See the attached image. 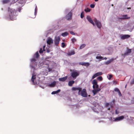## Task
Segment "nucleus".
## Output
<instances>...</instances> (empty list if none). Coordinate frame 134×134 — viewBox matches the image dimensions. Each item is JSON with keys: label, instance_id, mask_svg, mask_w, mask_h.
I'll return each instance as SVG.
<instances>
[{"label": "nucleus", "instance_id": "393cba45", "mask_svg": "<svg viewBox=\"0 0 134 134\" xmlns=\"http://www.w3.org/2000/svg\"><path fill=\"white\" fill-rule=\"evenodd\" d=\"M53 41L52 40L48 39L47 41V43L48 44H50L51 43H53Z\"/></svg>", "mask_w": 134, "mask_h": 134}, {"label": "nucleus", "instance_id": "a19ab883", "mask_svg": "<svg viewBox=\"0 0 134 134\" xmlns=\"http://www.w3.org/2000/svg\"><path fill=\"white\" fill-rule=\"evenodd\" d=\"M109 77L108 78V79L109 80H110L111 79V78L112 77V75H109Z\"/></svg>", "mask_w": 134, "mask_h": 134}, {"label": "nucleus", "instance_id": "9b49d317", "mask_svg": "<svg viewBox=\"0 0 134 134\" xmlns=\"http://www.w3.org/2000/svg\"><path fill=\"white\" fill-rule=\"evenodd\" d=\"M131 52V49H127L126 52L123 55L126 56L129 55Z\"/></svg>", "mask_w": 134, "mask_h": 134}, {"label": "nucleus", "instance_id": "f03ea898", "mask_svg": "<svg viewBox=\"0 0 134 134\" xmlns=\"http://www.w3.org/2000/svg\"><path fill=\"white\" fill-rule=\"evenodd\" d=\"M128 117V116L126 115L121 116L116 118H113L114 121L118 122L124 119H125Z\"/></svg>", "mask_w": 134, "mask_h": 134}, {"label": "nucleus", "instance_id": "0eeeda50", "mask_svg": "<svg viewBox=\"0 0 134 134\" xmlns=\"http://www.w3.org/2000/svg\"><path fill=\"white\" fill-rule=\"evenodd\" d=\"M81 95L83 97H86L87 96V94L86 92V90L84 89L81 91Z\"/></svg>", "mask_w": 134, "mask_h": 134}, {"label": "nucleus", "instance_id": "5fc2aeb1", "mask_svg": "<svg viewBox=\"0 0 134 134\" xmlns=\"http://www.w3.org/2000/svg\"><path fill=\"white\" fill-rule=\"evenodd\" d=\"M59 92L60 91V90H59Z\"/></svg>", "mask_w": 134, "mask_h": 134}, {"label": "nucleus", "instance_id": "2eb2a0df", "mask_svg": "<svg viewBox=\"0 0 134 134\" xmlns=\"http://www.w3.org/2000/svg\"><path fill=\"white\" fill-rule=\"evenodd\" d=\"M72 90L75 91V90H78L79 91V94L80 92L81 91V88H76V87H73L72 88Z\"/></svg>", "mask_w": 134, "mask_h": 134}, {"label": "nucleus", "instance_id": "de8ad7c7", "mask_svg": "<svg viewBox=\"0 0 134 134\" xmlns=\"http://www.w3.org/2000/svg\"><path fill=\"white\" fill-rule=\"evenodd\" d=\"M103 60H104V59L106 60V59H107V58H106V57H105L104 58H103Z\"/></svg>", "mask_w": 134, "mask_h": 134}, {"label": "nucleus", "instance_id": "473e14b6", "mask_svg": "<svg viewBox=\"0 0 134 134\" xmlns=\"http://www.w3.org/2000/svg\"><path fill=\"white\" fill-rule=\"evenodd\" d=\"M86 12H90V9L88 8L85 9L84 10Z\"/></svg>", "mask_w": 134, "mask_h": 134}, {"label": "nucleus", "instance_id": "a18cd8bd", "mask_svg": "<svg viewBox=\"0 0 134 134\" xmlns=\"http://www.w3.org/2000/svg\"><path fill=\"white\" fill-rule=\"evenodd\" d=\"M93 88L94 89H95V86L94 85H93Z\"/></svg>", "mask_w": 134, "mask_h": 134}, {"label": "nucleus", "instance_id": "4d7b16f0", "mask_svg": "<svg viewBox=\"0 0 134 134\" xmlns=\"http://www.w3.org/2000/svg\"><path fill=\"white\" fill-rule=\"evenodd\" d=\"M59 41L60 40V38H59Z\"/></svg>", "mask_w": 134, "mask_h": 134}, {"label": "nucleus", "instance_id": "8fccbe9b", "mask_svg": "<svg viewBox=\"0 0 134 134\" xmlns=\"http://www.w3.org/2000/svg\"><path fill=\"white\" fill-rule=\"evenodd\" d=\"M134 29V25H133V27H132V29Z\"/></svg>", "mask_w": 134, "mask_h": 134}, {"label": "nucleus", "instance_id": "dca6fc26", "mask_svg": "<svg viewBox=\"0 0 134 134\" xmlns=\"http://www.w3.org/2000/svg\"><path fill=\"white\" fill-rule=\"evenodd\" d=\"M56 85V82L54 81L51 83L48 86L50 87H53L55 86Z\"/></svg>", "mask_w": 134, "mask_h": 134}, {"label": "nucleus", "instance_id": "e433bc0d", "mask_svg": "<svg viewBox=\"0 0 134 134\" xmlns=\"http://www.w3.org/2000/svg\"><path fill=\"white\" fill-rule=\"evenodd\" d=\"M83 12L81 13L80 15V17L81 18H82L84 17V15L83 14Z\"/></svg>", "mask_w": 134, "mask_h": 134}, {"label": "nucleus", "instance_id": "4c0bfd02", "mask_svg": "<svg viewBox=\"0 0 134 134\" xmlns=\"http://www.w3.org/2000/svg\"><path fill=\"white\" fill-rule=\"evenodd\" d=\"M43 51L42 50V48H41L40 49V50L39 51V52L40 53H42L43 52Z\"/></svg>", "mask_w": 134, "mask_h": 134}, {"label": "nucleus", "instance_id": "bb28decb", "mask_svg": "<svg viewBox=\"0 0 134 134\" xmlns=\"http://www.w3.org/2000/svg\"><path fill=\"white\" fill-rule=\"evenodd\" d=\"M113 59H110V60H108L106 62V64H109V63H111V62H112L113 60Z\"/></svg>", "mask_w": 134, "mask_h": 134}, {"label": "nucleus", "instance_id": "49530a36", "mask_svg": "<svg viewBox=\"0 0 134 134\" xmlns=\"http://www.w3.org/2000/svg\"><path fill=\"white\" fill-rule=\"evenodd\" d=\"M131 83L132 84L134 83V80L132 81L131 82Z\"/></svg>", "mask_w": 134, "mask_h": 134}, {"label": "nucleus", "instance_id": "f704fd0d", "mask_svg": "<svg viewBox=\"0 0 134 134\" xmlns=\"http://www.w3.org/2000/svg\"><path fill=\"white\" fill-rule=\"evenodd\" d=\"M37 7L36 5V8H35V15H36V14L37 13Z\"/></svg>", "mask_w": 134, "mask_h": 134}, {"label": "nucleus", "instance_id": "6ab92c4d", "mask_svg": "<svg viewBox=\"0 0 134 134\" xmlns=\"http://www.w3.org/2000/svg\"><path fill=\"white\" fill-rule=\"evenodd\" d=\"M67 76H66L65 77L59 78V81H65L67 79Z\"/></svg>", "mask_w": 134, "mask_h": 134}, {"label": "nucleus", "instance_id": "f257e3e1", "mask_svg": "<svg viewBox=\"0 0 134 134\" xmlns=\"http://www.w3.org/2000/svg\"><path fill=\"white\" fill-rule=\"evenodd\" d=\"M8 11L9 14V16L10 19L12 20L15 19L17 15L16 14V12L14 9H12L9 8Z\"/></svg>", "mask_w": 134, "mask_h": 134}, {"label": "nucleus", "instance_id": "79ce46f5", "mask_svg": "<svg viewBox=\"0 0 134 134\" xmlns=\"http://www.w3.org/2000/svg\"><path fill=\"white\" fill-rule=\"evenodd\" d=\"M115 113L116 114H118L119 113V112L118 111H117V110H116L115 111Z\"/></svg>", "mask_w": 134, "mask_h": 134}, {"label": "nucleus", "instance_id": "aec40b11", "mask_svg": "<svg viewBox=\"0 0 134 134\" xmlns=\"http://www.w3.org/2000/svg\"><path fill=\"white\" fill-rule=\"evenodd\" d=\"M92 83L95 86H97V85H98L97 84V81H96V80L95 79L92 82Z\"/></svg>", "mask_w": 134, "mask_h": 134}, {"label": "nucleus", "instance_id": "c85d7f7f", "mask_svg": "<svg viewBox=\"0 0 134 134\" xmlns=\"http://www.w3.org/2000/svg\"><path fill=\"white\" fill-rule=\"evenodd\" d=\"M76 41V39L74 38H72L71 39L72 42L74 43Z\"/></svg>", "mask_w": 134, "mask_h": 134}, {"label": "nucleus", "instance_id": "4be33fe9", "mask_svg": "<svg viewBox=\"0 0 134 134\" xmlns=\"http://www.w3.org/2000/svg\"><path fill=\"white\" fill-rule=\"evenodd\" d=\"M34 56L36 58H39V54L38 52H36L35 54H34Z\"/></svg>", "mask_w": 134, "mask_h": 134}, {"label": "nucleus", "instance_id": "a211bd4d", "mask_svg": "<svg viewBox=\"0 0 134 134\" xmlns=\"http://www.w3.org/2000/svg\"><path fill=\"white\" fill-rule=\"evenodd\" d=\"M96 59H98V61H101L102 60H103V57H101L100 56H97L96 57Z\"/></svg>", "mask_w": 134, "mask_h": 134}, {"label": "nucleus", "instance_id": "c03bdc74", "mask_svg": "<svg viewBox=\"0 0 134 134\" xmlns=\"http://www.w3.org/2000/svg\"><path fill=\"white\" fill-rule=\"evenodd\" d=\"M45 46H44L43 47V51H45V49L44 48H45Z\"/></svg>", "mask_w": 134, "mask_h": 134}, {"label": "nucleus", "instance_id": "09e8293b", "mask_svg": "<svg viewBox=\"0 0 134 134\" xmlns=\"http://www.w3.org/2000/svg\"><path fill=\"white\" fill-rule=\"evenodd\" d=\"M131 9V8H127V9Z\"/></svg>", "mask_w": 134, "mask_h": 134}, {"label": "nucleus", "instance_id": "4468645a", "mask_svg": "<svg viewBox=\"0 0 134 134\" xmlns=\"http://www.w3.org/2000/svg\"><path fill=\"white\" fill-rule=\"evenodd\" d=\"M130 17H127V15H123L120 18L121 19H130Z\"/></svg>", "mask_w": 134, "mask_h": 134}, {"label": "nucleus", "instance_id": "ea45409f", "mask_svg": "<svg viewBox=\"0 0 134 134\" xmlns=\"http://www.w3.org/2000/svg\"><path fill=\"white\" fill-rule=\"evenodd\" d=\"M90 7L91 8H94V4H91L90 5Z\"/></svg>", "mask_w": 134, "mask_h": 134}, {"label": "nucleus", "instance_id": "58836bf2", "mask_svg": "<svg viewBox=\"0 0 134 134\" xmlns=\"http://www.w3.org/2000/svg\"><path fill=\"white\" fill-rule=\"evenodd\" d=\"M70 34L72 35H75V34L72 31H70Z\"/></svg>", "mask_w": 134, "mask_h": 134}, {"label": "nucleus", "instance_id": "7c9ffc66", "mask_svg": "<svg viewBox=\"0 0 134 134\" xmlns=\"http://www.w3.org/2000/svg\"><path fill=\"white\" fill-rule=\"evenodd\" d=\"M35 58V57H34L31 59V62L32 63L33 62H35L36 61Z\"/></svg>", "mask_w": 134, "mask_h": 134}, {"label": "nucleus", "instance_id": "a878e982", "mask_svg": "<svg viewBox=\"0 0 134 134\" xmlns=\"http://www.w3.org/2000/svg\"><path fill=\"white\" fill-rule=\"evenodd\" d=\"M36 79V76L35 75H32V77L31 80L33 83H34V80Z\"/></svg>", "mask_w": 134, "mask_h": 134}, {"label": "nucleus", "instance_id": "39448f33", "mask_svg": "<svg viewBox=\"0 0 134 134\" xmlns=\"http://www.w3.org/2000/svg\"><path fill=\"white\" fill-rule=\"evenodd\" d=\"M79 72L78 71H73L71 73V76L75 79L76 77L79 75Z\"/></svg>", "mask_w": 134, "mask_h": 134}, {"label": "nucleus", "instance_id": "412c9836", "mask_svg": "<svg viewBox=\"0 0 134 134\" xmlns=\"http://www.w3.org/2000/svg\"><path fill=\"white\" fill-rule=\"evenodd\" d=\"M75 82L74 81L72 80L69 81L68 82V85L70 86H72V84Z\"/></svg>", "mask_w": 134, "mask_h": 134}, {"label": "nucleus", "instance_id": "c756f323", "mask_svg": "<svg viewBox=\"0 0 134 134\" xmlns=\"http://www.w3.org/2000/svg\"><path fill=\"white\" fill-rule=\"evenodd\" d=\"M86 45L85 44H82V45H81L80 46V49H82L84 47H85Z\"/></svg>", "mask_w": 134, "mask_h": 134}, {"label": "nucleus", "instance_id": "f3484780", "mask_svg": "<svg viewBox=\"0 0 134 134\" xmlns=\"http://www.w3.org/2000/svg\"><path fill=\"white\" fill-rule=\"evenodd\" d=\"M75 52L74 51H72L69 52L67 54L69 56H70L71 55L75 54Z\"/></svg>", "mask_w": 134, "mask_h": 134}, {"label": "nucleus", "instance_id": "1a4fd4ad", "mask_svg": "<svg viewBox=\"0 0 134 134\" xmlns=\"http://www.w3.org/2000/svg\"><path fill=\"white\" fill-rule=\"evenodd\" d=\"M130 35H121L120 36V38L121 39L124 40L130 37Z\"/></svg>", "mask_w": 134, "mask_h": 134}, {"label": "nucleus", "instance_id": "f8f14e48", "mask_svg": "<svg viewBox=\"0 0 134 134\" xmlns=\"http://www.w3.org/2000/svg\"><path fill=\"white\" fill-rule=\"evenodd\" d=\"M79 64L83 66H88L90 64L88 62H81L79 63Z\"/></svg>", "mask_w": 134, "mask_h": 134}, {"label": "nucleus", "instance_id": "72a5a7b5", "mask_svg": "<svg viewBox=\"0 0 134 134\" xmlns=\"http://www.w3.org/2000/svg\"><path fill=\"white\" fill-rule=\"evenodd\" d=\"M61 46L63 48H64L65 46V44L63 42L62 43Z\"/></svg>", "mask_w": 134, "mask_h": 134}, {"label": "nucleus", "instance_id": "9d476101", "mask_svg": "<svg viewBox=\"0 0 134 134\" xmlns=\"http://www.w3.org/2000/svg\"><path fill=\"white\" fill-rule=\"evenodd\" d=\"M102 74L101 72H98L94 74L92 77V79H93L98 76L101 75Z\"/></svg>", "mask_w": 134, "mask_h": 134}, {"label": "nucleus", "instance_id": "603ef678", "mask_svg": "<svg viewBox=\"0 0 134 134\" xmlns=\"http://www.w3.org/2000/svg\"><path fill=\"white\" fill-rule=\"evenodd\" d=\"M108 110H110V108H108Z\"/></svg>", "mask_w": 134, "mask_h": 134}, {"label": "nucleus", "instance_id": "37998d69", "mask_svg": "<svg viewBox=\"0 0 134 134\" xmlns=\"http://www.w3.org/2000/svg\"><path fill=\"white\" fill-rule=\"evenodd\" d=\"M118 93L119 94L120 96H121V94L120 91H119V92H118Z\"/></svg>", "mask_w": 134, "mask_h": 134}, {"label": "nucleus", "instance_id": "7ed1b4c3", "mask_svg": "<svg viewBox=\"0 0 134 134\" xmlns=\"http://www.w3.org/2000/svg\"><path fill=\"white\" fill-rule=\"evenodd\" d=\"M72 13L71 11L68 14L66 15L64 18L67 20L70 21L72 19Z\"/></svg>", "mask_w": 134, "mask_h": 134}, {"label": "nucleus", "instance_id": "ddd939ff", "mask_svg": "<svg viewBox=\"0 0 134 134\" xmlns=\"http://www.w3.org/2000/svg\"><path fill=\"white\" fill-rule=\"evenodd\" d=\"M54 42L56 46H58L59 44V37H56L54 41Z\"/></svg>", "mask_w": 134, "mask_h": 134}, {"label": "nucleus", "instance_id": "423d86ee", "mask_svg": "<svg viewBox=\"0 0 134 134\" xmlns=\"http://www.w3.org/2000/svg\"><path fill=\"white\" fill-rule=\"evenodd\" d=\"M95 89H94L92 91L94 95H95L100 90V88H99V86L98 85H97L95 86Z\"/></svg>", "mask_w": 134, "mask_h": 134}, {"label": "nucleus", "instance_id": "6e6552de", "mask_svg": "<svg viewBox=\"0 0 134 134\" xmlns=\"http://www.w3.org/2000/svg\"><path fill=\"white\" fill-rule=\"evenodd\" d=\"M86 19L88 21L92 24L94 26H95V24L93 21L92 19L89 16H87Z\"/></svg>", "mask_w": 134, "mask_h": 134}, {"label": "nucleus", "instance_id": "cd10ccee", "mask_svg": "<svg viewBox=\"0 0 134 134\" xmlns=\"http://www.w3.org/2000/svg\"><path fill=\"white\" fill-rule=\"evenodd\" d=\"M59 93V90H58L57 91H53L52 92V93L51 94H54L56 93Z\"/></svg>", "mask_w": 134, "mask_h": 134}, {"label": "nucleus", "instance_id": "3c124183", "mask_svg": "<svg viewBox=\"0 0 134 134\" xmlns=\"http://www.w3.org/2000/svg\"><path fill=\"white\" fill-rule=\"evenodd\" d=\"M95 1L97 2V1L98 0H94Z\"/></svg>", "mask_w": 134, "mask_h": 134}, {"label": "nucleus", "instance_id": "c9c22d12", "mask_svg": "<svg viewBox=\"0 0 134 134\" xmlns=\"http://www.w3.org/2000/svg\"><path fill=\"white\" fill-rule=\"evenodd\" d=\"M114 91L115 92H118L120 91L119 89L117 88H115L114 89Z\"/></svg>", "mask_w": 134, "mask_h": 134}, {"label": "nucleus", "instance_id": "2f4dec72", "mask_svg": "<svg viewBox=\"0 0 134 134\" xmlns=\"http://www.w3.org/2000/svg\"><path fill=\"white\" fill-rule=\"evenodd\" d=\"M97 79L99 81H101L103 79L102 77L101 76H99L97 78Z\"/></svg>", "mask_w": 134, "mask_h": 134}, {"label": "nucleus", "instance_id": "864d4df0", "mask_svg": "<svg viewBox=\"0 0 134 134\" xmlns=\"http://www.w3.org/2000/svg\"><path fill=\"white\" fill-rule=\"evenodd\" d=\"M67 12H67V11H66V12H66V13H67Z\"/></svg>", "mask_w": 134, "mask_h": 134}, {"label": "nucleus", "instance_id": "5701e85b", "mask_svg": "<svg viewBox=\"0 0 134 134\" xmlns=\"http://www.w3.org/2000/svg\"><path fill=\"white\" fill-rule=\"evenodd\" d=\"M69 34L67 32H65L64 33H62V35L64 37H65L67 35H68Z\"/></svg>", "mask_w": 134, "mask_h": 134}, {"label": "nucleus", "instance_id": "20e7f679", "mask_svg": "<svg viewBox=\"0 0 134 134\" xmlns=\"http://www.w3.org/2000/svg\"><path fill=\"white\" fill-rule=\"evenodd\" d=\"M94 21L97 27L99 29H100L102 27V24L101 22L97 20L96 19H95Z\"/></svg>", "mask_w": 134, "mask_h": 134}, {"label": "nucleus", "instance_id": "6e6d98bb", "mask_svg": "<svg viewBox=\"0 0 134 134\" xmlns=\"http://www.w3.org/2000/svg\"><path fill=\"white\" fill-rule=\"evenodd\" d=\"M20 10H19V12H20Z\"/></svg>", "mask_w": 134, "mask_h": 134}, {"label": "nucleus", "instance_id": "b1692460", "mask_svg": "<svg viewBox=\"0 0 134 134\" xmlns=\"http://www.w3.org/2000/svg\"><path fill=\"white\" fill-rule=\"evenodd\" d=\"M3 4H6L10 2L9 0H3L2 1Z\"/></svg>", "mask_w": 134, "mask_h": 134}]
</instances>
